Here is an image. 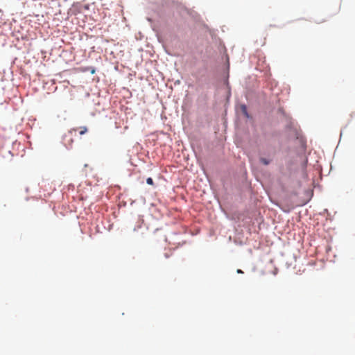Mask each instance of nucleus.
<instances>
[{
  "instance_id": "4",
  "label": "nucleus",
  "mask_w": 355,
  "mask_h": 355,
  "mask_svg": "<svg viewBox=\"0 0 355 355\" xmlns=\"http://www.w3.org/2000/svg\"><path fill=\"white\" fill-rule=\"evenodd\" d=\"M146 182H147V184H148L150 185H153V184H154L153 180L151 178H148L146 179Z\"/></svg>"
},
{
  "instance_id": "3",
  "label": "nucleus",
  "mask_w": 355,
  "mask_h": 355,
  "mask_svg": "<svg viewBox=\"0 0 355 355\" xmlns=\"http://www.w3.org/2000/svg\"><path fill=\"white\" fill-rule=\"evenodd\" d=\"M87 131V128L86 127H81L80 128V130L79 131V134L80 135H83L84 134H85Z\"/></svg>"
},
{
  "instance_id": "5",
  "label": "nucleus",
  "mask_w": 355,
  "mask_h": 355,
  "mask_svg": "<svg viewBox=\"0 0 355 355\" xmlns=\"http://www.w3.org/2000/svg\"><path fill=\"white\" fill-rule=\"evenodd\" d=\"M238 273H243V271L241 269L237 270Z\"/></svg>"
},
{
  "instance_id": "2",
  "label": "nucleus",
  "mask_w": 355,
  "mask_h": 355,
  "mask_svg": "<svg viewBox=\"0 0 355 355\" xmlns=\"http://www.w3.org/2000/svg\"><path fill=\"white\" fill-rule=\"evenodd\" d=\"M241 110H242V112L243 113L245 114V116L248 117V112H247V107L245 105H243L241 106Z\"/></svg>"
},
{
  "instance_id": "1",
  "label": "nucleus",
  "mask_w": 355,
  "mask_h": 355,
  "mask_svg": "<svg viewBox=\"0 0 355 355\" xmlns=\"http://www.w3.org/2000/svg\"><path fill=\"white\" fill-rule=\"evenodd\" d=\"M260 162L264 164V165H268L270 164V161L266 158H264V157H261L260 158Z\"/></svg>"
}]
</instances>
